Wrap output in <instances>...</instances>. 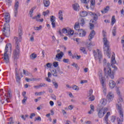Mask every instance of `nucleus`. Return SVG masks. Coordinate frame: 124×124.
<instances>
[{
    "instance_id": "obj_15",
    "label": "nucleus",
    "mask_w": 124,
    "mask_h": 124,
    "mask_svg": "<svg viewBox=\"0 0 124 124\" xmlns=\"http://www.w3.org/2000/svg\"><path fill=\"white\" fill-rule=\"evenodd\" d=\"M108 85L110 89H114V88H115V87L116 86V83H115V81H114V80H109Z\"/></svg>"
},
{
    "instance_id": "obj_45",
    "label": "nucleus",
    "mask_w": 124,
    "mask_h": 124,
    "mask_svg": "<svg viewBox=\"0 0 124 124\" xmlns=\"http://www.w3.org/2000/svg\"><path fill=\"white\" fill-rule=\"evenodd\" d=\"M9 123H8V124H14V121H13V118L12 117H10L9 119Z\"/></svg>"
},
{
    "instance_id": "obj_53",
    "label": "nucleus",
    "mask_w": 124,
    "mask_h": 124,
    "mask_svg": "<svg viewBox=\"0 0 124 124\" xmlns=\"http://www.w3.org/2000/svg\"><path fill=\"white\" fill-rule=\"evenodd\" d=\"M35 122L36 121H39V122H41V117L40 116H38V117H36L34 119Z\"/></svg>"
},
{
    "instance_id": "obj_22",
    "label": "nucleus",
    "mask_w": 124,
    "mask_h": 124,
    "mask_svg": "<svg viewBox=\"0 0 124 124\" xmlns=\"http://www.w3.org/2000/svg\"><path fill=\"white\" fill-rule=\"evenodd\" d=\"M100 103L101 104L102 106H105V105L107 104V100L105 98L101 99Z\"/></svg>"
},
{
    "instance_id": "obj_51",
    "label": "nucleus",
    "mask_w": 124,
    "mask_h": 124,
    "mask_svg": "<svg viewBox=\"0 0 124 124\" xmlns=\"http://www.w3.org/2000/svg\"><path fill=\"white\" fill-rule=\"evenodd\" d=\"M41 29H42V26L41 25H40L39 27H34V30L35 31H40Z\"/></svg>"
},
{
    "instance_id": "obj_3",
    "label": "nucleus",
    "mask_w": 124,
    "mask_h": 124,
    "mask_svg": "<svg viewBox=\"0 0 124 124\" xmlns=\"http://www.w3.org/2000/svg\"><path fill=\"white\" fill-rule=\"evenodd\" d=\"M103 42L104 44V51L105 54L107 55L108 59H110V51H111V49L110 48V43L109 41L107 39V37H104L103 38Z\"/></svg>"
},
{
    "instance_id": "obj_20",
    "label": "nucleus",
    "mask_w": 124,
    "mask_h": 124,
    "mask_svg": "<svg viewBox=\"0 0 124 124\" xmlns=\"http://www.w3.org/2000/svg\"><path fill=\"white\" fill-rule=\"evenodd\" d=\"M2 31H10V26L8 23H5L4 25Z\"/></svg>"
},
{
    "instance_id": "obj_14",
    "label": "nucleus",
    "mask_w": 124,
    "mask_h": 124,
    "mask_svg": "<svg viewBox=\"0 0 124 124\" xmlns=\"http://www.w3.org/2000/svg\"><path fill=\"white\" fill-rule=\"evenodd\" d=\"M64 55V54H63V52H62V51H61L59 53H58L57 54H56V57L55 59H57V60H62Z\"/></svg>"
},
{
    "instance_id": "obj_44",
    "label": "nucleus",
    "mask_w": 124,
    "mask_h": 124,
    "mask_svg": "<svg viewBox=\"0 0 124 124\" xmlns=\"http://www.w3.org/2000/svg\"><path fill=\"white\" fill-rule=\"evenodd\" d=\"M52 72L53 76L55 77H58V73H57V70L56 69L53 70Z\"/></svg>"
},
{
    "instance_id": "obj_1",
    "label": "nucleus",
    "mask_w": 124,
    "mask_h": 124,
    "mask_svg": "<svg viewBox=\"0 0 124 124\" xmlns=\"http://www.w3.org/2000/svg\"><path fill=\"white\" fill-rule=\"evenodd\" d=\"M22 35H23V31L22 28L19 27L18 29V36L19 39L17 37H15V40L16 41V49L14 50L13 53V60L15 63V66H17V61L19 59V55L20 54V43L22 39Z\"/></svg>"
},
{
    "instance_id": "obj_5",
    "label": "nucleus",
    "mask_w": 124,
    "mask_h": 124,
    "mask_svg": "<svg viewBox=\"0 0 124 124\" xmlns=\"http://www.w3.org/2000/svg\"><path fill=\"white\" fill-rule=\"evenodd\" d=\"M104 72L105 76L107 77V78H108V76H109L111 79H114V70H111V65L109 66H105L104 67Z\"/></svg>"
},
{
    "instance_id": "obj_23",
    "label": "nucleus",
    "mask_w": 124,
    "mask_h": 124,
    "mask_svg": "<svg viewBox=\"0 0 124 124\" xmlns=\"http://www.w3.org/2000/svg\"><path fill=\"white\" fill-rule=\"evenodd\" d=\"M40 78H25V81L27 82H31L32 81H40Z\"/></svg>"
},
{
    "instance_id": "obj_30",
    "label": "nucleus",
    "mask_w": 124,
    "mask_h": 124,
    "mask_svg": "<svg viewBox=\"0 0 124 124\" xmlns=\"http://www.w3.org/2000/svg\"><path fill=\"white\" fill-rule=\"evenodd\" d=\"M58 16L59 19H60L61 21H62L63 20V17H62V10H60L59 11Z\"/></svg>"
},
{
    "instance_id": "obj_54",
    "label": "nucleus",
    "mask_w": 124,
    "mask_h": 124,
    "mask_svg": "<svg viewBox=\"0 0 124 124\" xmlns=\"http://www.w3.org/2000/svg\"><path fill=\"white\" fill-rule=\"evenodd\" d=\"M84 24H85V19H84V18H82L80 21V25L81 26H84Z\"/></svg>"
},
{
    "instance_id": "obj_11",
    "label": "nucleus",
    "mask_w": 124,
    "mask_h": 124,
    "mask_svg": "<svg viewBox=\"0 0 124 124\" xmlns=\"http://www.w3.org/2000/svg\"><path fill=\"white\" fill-rule=\"evenodd\" d=\"M89 15L92 16V17H93V20H94V21H97V20H98V17L97 16V15H96V14H95L92 12H89Z\"/></svg>"
},
{
    "instance_id": "obj_32",
    "label": "nucleus",
    "mask_w": 124,
    "mask_h": 124,
    "mask_svg": "<svg viewBox=\"0 0 124 124\" xmlns=\"http://www.w3.org/2000/svg\"><path fill=\"white\" fill-rule=\"evenodd\" d=\"M74 29L76 31H80V26H79V23L76 22L75 24Z\"/></svg>"
},
{
    "instance_id": "obj_50",
    "label": "nucleus",
    "mask_w": 124,
    "mask_h": 124,
    "mask_svg": "<svg viewBox=\"0 0 124 124\" xmlns=\"http://www.w3.org/2000/svg\"><path fill=\"white\" fill-rule=\"evenodd\" d=\"M36 57H37V56L36 54H34V53H32L31 55V58L32 60H34V59H35V58H36Z\"/></svg>"
},
{
    "instance_id": "obj_61",
    "label": "nucleus",
    "mask_w": 124,
    "mask_h": 124,
    "mask_svg": "<svg viewBox=\"0 0 124 124\" xmlns=\"http://www.w3.org/2000/svg\"><path fill=\"white\" fill-rule=\"evenodd\" d=\"M33 117H35V113H31V114L30 116V118L31 119H32Z\"/></svg>"
},
{
    "instance_id": "obj_47",
    "label": "nucleus",
    "mask_w": 124,
    "mask_h": 124,
    "mask_svg": "<svg viewBox=\"0 0 124 124\" xmlns=\"http://www.w3.org/2000/svg\"><path fill=\"white\" fill-rule=\"evenodd\" d=\"M49 13H50V11H49V10H47L46 12H44L43 13V15L45 16L46 15H48Z\"/></svg>"
},
{
    "instance_id": "obj_10",
    "label": "nucleus",
    "mask_w": 124,
    "mask_h": 124,
    "mask_svg": "<svg viewBox=\"0 0 124 124\" xmlns=\"http://www.w3.org/2000/svg\"><path fill=\"white\" fill-rule=\"evenodd\" d=\"M19 8V2L16 1L15 4V17H17V14H18V9Z\"/></svg>"
},
{
    "instance_id": "obj_24",
    "label": "nucleus",
    "mask_w": 124,
    "mask_h": 124,
    "mask_svg": "<svg viewBox=\"0 0 124 124\" xmlns=\"http://www.w3.org/2000/svg\"><path fill=\"white\" fill-rule=\"evenodd\" d=\"M109 9H110L109 6H107L104 9V10L101 11V12L102 14H105V13H107L109 11Z\"/></svg>"
},
{
    "instance_id": "obj_12",
    "label": "nucleus",
    "mask_w": 124,
    "mask_h": 124,
    "mask_svg": "<svg viewBox=\"0 0 124 124\" xmlns=\"http://www.w3.org/2000/svg\"><path fill=\"white\" fill-rule=\"evenodd\" d=\"M94 35H95V31H94V30H92L88 36L89 41H92V39L93 38Z\"/></svg>"
},
{
    "instance_id": "obj_21",
    "label": "nucleus",
    "mask_w": 124,
    "mask_h": 124,
    "mask_svg": "<svg viewBox=\"0 0 124 124\" xmlns=\"http://www.w3.org/2000/svg\"><path fill=\"white\" fill-rule=\"evenodd\" d=\"M98 52V59L99 60V63H101V60H102V54H101V52L99 51V50L97 49Z\"/></svg>"
},
{
    "instance_id": "obj_4",
    "label": "nucleus",
    "mask_w": 124,
    "mask_h": 124,
    "mask_svg": "<svg viewBox=\"0 0 124 124\" xmlns=\"http://www.w3.org/2000/svg\"><path fill=\"white\" fill-rule=\"evenodd\" d=\"M12 46L10 44H7L5 47V50L4 53V57L2 58L3 59L4 62L8 63L9 62V56L7 54L8 52L11 53Z\"/></svg>"
},
{
    "instance_id": "obj_55",
    "label": "nucleus",
    "mask_w": 124,
    "mask_h": 124,
    "mask_svg": "<svg viewBox=\"0 0 124 124\" xmlns=\"http://www.w3.org/2000/svg\"><path fill=\"white\" fill-rule=\"evenodd\" d=\"M68 31V30H66V29L65 28H64L62 30V32L63 33H67Z\"/></svg>"
},
{
    "instance_id": "obj_13",
    "label": "nucleus",
    "mask_w": 124,
    "mask_h": 124,
    "mask_svg": "<svg viewBox=\"0 0 124 124\" xmlns=\"http://www.w3.org/2000/svg\"><path fill=\"white\" fill-rule=\"evenodd\" d=\"M3 96L5 100L7 101V102H9L8 99L12 97V94L11 93H5L4 94Z\"/></svg>"
},
{
    "instance_id": "obj_57",
    "label": "nucleus",
    "mask_w": 124,
    "mask_h": 124,
    "mask_svg": "<svg viewBox=\"0 0 124 124\" xmlns=\"http://www.w3.org/2000/svg\"><path fill=\"white\" fill-rule=\"evenodd\" d=\"M40 88H41L42 87H46L47 84L45 83H40V85H39Z\"/></svg>"
},
{
    "instance_id": "obj_18",
    "label": "nucleus",
    "mask_w": 124,
    "mask_h": 124,
    "mask_svg": "<svg viewBox=\"0 0 124 124\" xmlns=\"http://www.w3.org/2000/svg\"><path fill=\"white\" fill-rule=\"evenodd\" d=\"M107 98L108 99V101H112L114 98V94L112 93H108L107 95Z\"/></svg>"
},
{
    "instance_id": "obj_42",
    "label": "nucleus",
    "mask_w": 124,
    "mask_h": 124,
    "mask_svg": "<svg viewBox=\"0 0 124 124\" xmlns=\"http://www.w3.org/2000/svg\"><path fill=\"white\" fill-rule=\"evenodd\" d=\"M116 23V18H115V16H112L111 18V25L113 26Z\"/></svg>"
},
{
    "instance_id": "obj_46",
    "label": "nucleus",
    "mask_w": 124,
    "mask_h": 124,
    "mask_svg": "<svg viewBox=\"0 0 124 124\" xmlns=\"http://www.w3.org/2000/svg\"><path fill=\"white\" fill-rule=\"evenodd\" d=\"M82 3H85V4H88L90 2V0H80Z\"/></svg>"
},
{
    "instance_id": "obj_59",
    "label": "nucleus",
    "mask_w": 124,
    "mask_h": 124,
    "mask_svg": "<svg viewBox=\"0 0 124 124\" xmlns=\"http://www.w3.org/2000/svg\"><path fill=\"white\" fill-rule=\"evenodd\" d=\"M63 62H65V63H67L69 62V59H63Z\"/></svg>"
},
{
    "instance_id": "obj_64",
    "label": "nucleus",
    "mask_w": 124,
    "mask_h": 124,
    "mask_svg": "<svg viewBox=\"0 0 124 124\" xmlns=\"http://www.w3.org/2000/svg\"><path fill=\"white\" fill-rule=\"evenodd\" d=\"M51 97L52 98V99H54V100H56V96L54 94H52L51 95Z\"/></svg>"
},
{
    "instance_id": "obj_40",
    "label": "nucleus",
    "mask_w": 124,
    "mask_h": 124,
    "mask_svg": "<svg viewBox=\"0 0 124 124\" xmlns=\"http://www.w3.org/2000/svg\"><path fill=\"white\" fill-rule=\"evenodd\" d=\"M67 33L68 35H70V36L71 35H73V33H74V31H73V30H72L71 29H69L68 30Z\"/></svg>"
},
{
    "instance_id": "obj_19",
    "label": "nucleus",
    "mask_w": 124,
    "mask_h": 124,
    "mask_svg": "<svg viewBox=\"0 0 124 124\" xmlns=\"http://www.w3.org/2000/svg\"><path fill=\"white\" fill-rule=\"evenodd\" d=\"M78 32L79 33V36L83 37L86 36V32L85 31L83 30V29H80Z\"/></svg>"
},
{
    "instance_id": "obj_56",
    "label": "nucleus",
    "mask_w": 124,
    "mask_h": 124,
    "mask_svg": "<svg viewBox=\"0 0 124 124\" xmlns=\"http://www.w3.org/2000/svg\"><path fill=\"white\" fill-rule=\"evenodd\" d=\"M72 66H74L76 68V69H79V68H78V65L75 63H73L72 64Z\"/></svg>"
},
{
    "instance_id": "obj_9",
    "label": "nucleus",
    "mask_w": 124,
    "mask_h": 124,
    "mask_svg": "<svg viewBox=\"0 0 124 124\" xmlns=\"http://www.w3.org/2000/svg\"><path fill=\"white\" fill-rule=\"evenodd\" d=\"M50 22H51L52 28L54 29V28H56V17L54 16H51L50 17Z\"/></svg>"
},
{
    "instance_id": "obj_35",
    "label": "nucleus",
    "mask_w": 124,
    "mask_h": 124,
    "mask_svg": "<svg viewBox=\"0 0 124 124\" xmlns=\"http://www.w3.org/2000/svg\"><path fill=\"white\" fill-rule=\"evenodd\" d=\"M88 98L89 100H90V101H93V100H94L95 99L94 96L91 93L89 94V95L88 96Z\"/></svg>"
},
{
    "instance_id": "obj_58",
    "label": "nucleus",
    "mask_w": 124,
    "mask_h": 124,
    "mask_svg": "<svg viewBox=\"0 0 124 124\" xmlns=\"http://www.w3.org/2000/svg\"><path fill=\"white\" fill-rule=\"evenodd\" d=\"M116 91L117 93H121V91H120V88L119 87H116Z\"/></svg>"
},
{
    "instance_id": "obj_49",
    "label": "nucleus",
    "mask_w": 124,
    "mask_h": 124,
    "mask_svg": "<svg viewBox=\"0 0 124 124\" xmlns=\"http://www.w3.org/2000/svg\"><path fill=\"white\" fill-rule=\"evenodd\" d=\"M80 50V51L83 52L84 54H87V53L86 52V48L85 47H81Z\"/></svg>"
},
{
    "instance_id": "obj_25",
    "label": "nucleus",
    "mask_w": 124,
    "mask_h": 124,
    "mask_svg": "<svg viewBox=\"0 0 124 124\" xmlns=\"http://www.w3.org/2000/svg\"><path fill=\"white\" fill-rule=\"evenodd\" d=\"M4 18L6 23H9L10 22V15L9 14H6Z\"/></svg>"
},
{
    "instance_id": "obj_26",
    "label": "nucleus",
    "mask_w": 124,
    "mask_h": 124,
    "mask_svg": "<svg viewBox=\"0 0 124 124\" xmlns=\"http://www.w3.org/2000/svg\"><path fill=\"white\" fill-rule=\"evenodd\" d=\"M44 4L45 7H49L50 5V0H44Z\"/></svg>"
},
{
    "instance_id": "obj_39",
    "label": "nucleus",
    "mask_w": 124,
    "mask_h": 124,
    "mask_svg": "<svg viewBox=\"0 0 124 124\" xmlns=\"http://www.w3.org/2000/svg\"><path fill=\"white\" fill-rule=\"evenodd\" d=\"M72 89H73V90H74V91H78L79 90V87L75 85H73L72 86Z\"/></svg>"
},
{
    "instance_id": "obj_31",
    "label": "nucleus",
    "mask_w": 124,
    "mask_h": 124,
    "mask_svg": "<svg viewBox=\"0 0 124 124\" xmlns=\"http://www.w3.org/2000/svg\"><path fill=\"white\" fill-rule=\"evenodd\" d=\"M88 16V12H86V11H82L80 12V17H86V16Z\"/></svg>"
},
{
    "instance_id": "obj_34",
    "label": "nucleus",
    "mask_w": 124,
    "mask_h": 124,
    "mask_svg": "<svg viewBox=\"0 0 124 124\" xmlns=\"http://www.w3.org/2000/svg\"><path fill=\"white\" fill-rule=\"evenodd\" d=\"M91 110L88 112V114H93V112H94V106L93 105L90 106Z\"/></svg>"
},
{
    "instance_id": "obj_62",
    "label": "nucleus",
    "mask_w": 124,
    "mask_h": 124,
    "mask_svg": "<svg viewBox=\"0 0 124 124\" xmlns=\"http://www.w3.org/2000/svg\"><path fill=\"white\" fill-rule=\"evenodd\" d=\"M97 22L96 21H93V19H91V20H90V24H97Z\"/></svg>"
},
{
    "instance_id": "obj_37",
    "label": "nucleus",
    "mask_w": 124,
    "mask_h": 124,
    "mask_svg": "<svg viewBox=\"0 0 124 124\" xmlns=\"http://www.w3.org/2000/svg\"><path fill=\"white\" fill-rule=\"evenodd\" d=\"M110 63H109V62H107L106 61V59H104V61H103V66L104 67H105V66H110Z\"/></svg>"
},
{
    "instance_id": "obj_8",
    "label": "nucleus",
    "mask_w": 124,
    "mask_h": 124,
    "mask_svg": "<svg viewBox=\"0 0 124 124\" xmlns=\"http://www.w3.org/2000/svg\"><path fill=\"white\" fill-rule=\"evenodd\" d=\"M17 70H18V68H16V70H15L16 79V83H18V84H20V82L21 81V78H20V76L19 75V72H18Z\"/></svg>"
},
{
    "instance_id": "obj_36",
    "label": "nucleus",
    "mask_w": 124,
    "mask_h": 124,
    "mask_svg": "<svg viewBox=\"0 0 124 124\" xmlns=\"http://www.w3.org/2000/svg\"><path fill=\"white\" fill-rule=\"evenodd\" d=\"M91 2V8H93L94 7V5H95V0H91L90 1Z\"/></svg>"
},
{
    "instance_id": "obj_16",
    "label": "nucleus",
    "mask_w": 124,
    "mask_h": 124,
    "mask_svg": "<svg viewBox=\"0 0 124 124\" xmlns=\"http://www.w3.org/2000/svg\"><path fill=\"white\" fill-rule=\"evenodd\" d=\"M72 7L75 11H79V8H80V6H79V4L76 3L72 5Z\"/></svg>"
},
{
    "instance_id": "obj_52",
    "label": "nucleus",
    "mask_w": 124,
    "mask_h": 124,
    "mask_svg": "<svg viewBox=\"0 0 124 124\" xmlns=\"http://www.w3.org/2000/svg\"><path fill=\"white\" fill-rule=\"evenodd\" d=\"M53 66L54 67H58L59 66V62H53Z\"/></svg>"
},
{
    "instance_id": "obj_33",
    "label": "nucleus",
    "mask_w": 124,
    "mask_h": 124,
    "mask_svg": "<svg viewBox=\"0 0 124 124\" xmlns=\"http://www.w3.org/2000/svg\"><path fill=\"white\" fill-rule=\"evenodd\" d=\"M112 33L113 36H116V34H117V27L116 26H114Z\"/></svg>"
},
{
    "instance_id": "obj_63",
    "label": "nucleus",
    "mask_w": 124,
    "mask_h": 124,
    "mask_svg": "<svg viewBox=\"0 0 124 124\" xmlns=\"http://www.w3.org/2000/svg\"><path fill=\"white\" fill-rule=\"evenodd\" d=\"M86 83H88V80H82L80 81V84H85Z\"/></svg>"
},
{
    "instance_id": "obj_38",
    "label": "nucleus",
    "mask_w": 124,
    "mask_h": 124,
    "mask_svg": "<svg viewBox=\"0 0 124 124\" xmlns=\"http://www.w3.org/2000/svg\"><path fill=\"white\" fill-rule=\"evenodd\" d=\"M124 78H119L117 81V84H124Z\"/></svg>"
},
{
    "instance_id": "obj_28",
    "label": "nucleus",
    "mask_w": 124,
    "mask_h": 124,
    "mask_svg": "<svg viewBox=\"0 0 124 124\" xmlns=\"http://www.w3.org/2000/svg\"><path fill=\"white\" fill-rule=\"evenodd\" d=\"M36 6H35L30 10L29 14V15H30L31 17L33 16V15H32V14L33 13V11L34 10V9H36Z\"/></svg>"
},
{
    "instance_id": "obj_6",
    "label": "nucleus",
    "mask_w": 124,
    "mask_h": 124,
    "mask_svg": "<svg viewBox=\"0 0 124 124\" xmlns=\"http://www.w3.org/2000/svg\"><path fill=\"white\" fill-rule=\"evenodd\" d=\"M97 111L98 112V117L99 118H103L104 115H105L108 111V108L105 107L98 108L97 109Z\"/></svg>"
},
{
    "instance_id": "obj_2",
    "label": "nucleus",
    "mask_w": 124,
    "mask_h": 124,
    "mask_svg": "<svg viewBox=\"0 0 124 124\" xmlns=\"http://www.w3.org/2000/svg\"><path fill=\"white\" fill-rule=\"evenodd\" d=\"M123 97L122 94H118V99L117 100L118 103L116 104V108L119 113L120 119L117 118L118 124H122V123L124 122V112L123 111V108H122V102H124Z\"/></svg>"
},
{
    "instance_id": "obj_29",
    "label": "nucleus",
    "mask_w": 124,
    "mask_h": 124,
    "mask_svg": "<svg viewBox=\"0 0 124 124\" xmlns=\"http://www.w3.org/2000/svg\"><path fill=\"white\" fill-rule=\"evenodd\" d=\"M22 96H23L24 98L22 101L23 104H26V101H27L28 99V96H26V93H23Z\"/></svg>"
},
{
    "instance_id": "obj_60",
    "label": "nucleus",
    "mask_w": 124,
    "mask_h": 124,
    "mask_svg": "<svg viewBox=\"0 0 124 124\" xmlns=\"http://www.w3.org/2000/svg\"><path fill=\"white\" fill-rule=\"evenodd\" d=\"M90 30H93L94 28V25L93 24L90 23Z\"/></svg>"
},
{
    "instance_id": "obj_43",
    "label": "nucleus",
    "mask_w": 124,
    "mask_h": 124,
    "mask_svg": "<svg viewBox=\"0 0 124 124\" xmlns=\"http://www.w3.org/2000/svg\"><path fill=\"white\" fill-rule=\"evenodd\" d=\"M52 83L55 89H58V88H59V84H58V82L54 81L52 82Z\"/></svg>"
},
{
    "instance_id": "obj_27",
    "label": "nucleus",
    "mask_w": 124,
    "mask_h": 124,
    "mask_svg": "<svg viewBox=\"0 0 124 124\" xmlns=\"http://www.w3.org/2000/svg\"><path fill=\"white\" fill-rule=\"evenodd\" d=\"M109 116H110V112H108L104 118V121H105L106 124H108V117Z\"/></svg>"
},
{
    "instance_id": "obj_7",
    "label": "nucleus",
    "mask_w": 124,
    "mask_h": 124,
    "mask_svg": "<svg viewBox=\"0 0 124 124\" xmlns=\"http://www.w3.org/2000/svg\"><path fill=\"white\" fill-rule=\"evenodd\" d=\"M100 77V80L101 82V84L102 86L103 92L104 93H107V89H106V85L105 84V79L103 77H102V74L100 73L99 75Z\"/></svg>"
},
{
    "instance_id": "obj_41",
    "label": "nucleus",
    "mask_w": 124,
    "mask_h": 124,
    "mask_svg": "<svg viewBox=\"0 0 124 124\" xmlns=\"http://www.w3.org/2000/svg\"><path fill=\"white\" fill-rule=\"evenodd\" d=\"M111 63H112V64H115V63H116V60L115 59V55L112 56Z\"/></svg>"
},
{
    "instance_id": "obj_48",
    "label": "nucleus",
    "mask_w": 124,
    "mask_h": 124,
    "mask_svg": "<svg viewBox=\"0 0 124 124\" xmlns=\"http://www.w3.org/2000/svg\"><path fill=\"white\" fill-rule=\"evenodd\" d=\"M23 74L24 75H26V76H28V75H30V73L29 72H28V71H26L25 70L23 69Z\"/></svg>"
},
{
    "instance_id": "obj_17",
    "label": "nucleus",
    "mask_w": 124,
    "mask_h": 124,
    "mask_svg": "<svg viewBox=\"0 0 124 124\" xmlns=\"http://www.w3.org/2000/svg\"><path fill=\"white\" fill-rule=\"evenodd\" d=\"M2 33L6 37H9L10 35V31L2 30Z\"/></svg>"
}]
</instances>
